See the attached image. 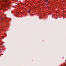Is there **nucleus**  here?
I'll list each match as a JSON object with an SVG mask.
<instances>
[{
	"label": "nucleus",
	"instance_id": "1",
	"mask_svg": "<svg viewBox=\"0 0 66 66\" xmlns=\"http://www.w3.org/2000/svg\"><path fill=\"white\" fill-rule=\"evenodd\" d=\"M3 2H8V0H4Z\"/></svg>",
	"mask_w": 66,
	"mask_h": 66
},
{
	"label": "nucleus",
	"instance_id": "2",
	"mask_svg": "<svg viewBox=\"0 0 66 66\" xmlns=\"http://www.w3.org/2000/svg\"><path fill=\"white\" fill-rule=\"evenodd\" d=\"M48 0H46V2H48Z\"/></svg>",
	"mask_w": 66,
	"mask_h": 66
},
{
	"label": "nucleus",
	"instance_id": "3",
	"mask_svg": "<svg viewBox=\"0 0 66 66\" xmlns=\"http://www.w3.org/2000/svg\"><path fill=\"white\" fill-rule=\"evenodd\" d=\"M28 13H29V11H28Z\"/></svg>",
	"mask_w": 66,
	"mask_h": 66
}]
</instances>
